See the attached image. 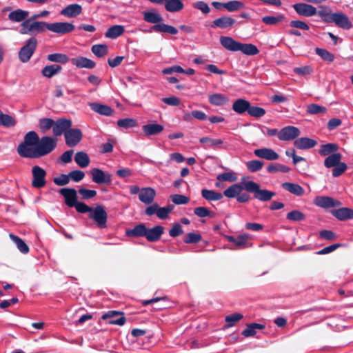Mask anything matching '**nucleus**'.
Returning <instances> with one entry per match:
<instances>
[{
	"mask_svg": "<svg viewBox=\"0 0 353 353\" xmlns=\"http://www.w3.org/2000/svg\"><path fill=\"white\" fill-rule=\"evenodd\" d=\"M57 145L56 137L44 136L40 138L35 131H29L17 146V152L23 158L39 159L51 153Z\"/></svg>",
	"mask_w": 353,
	"mask_h": 353,
	"instance_id": "1",
	"label": "nucleus"
},
{
	"mask_svg": "<svg viewBox=\"0 0 353 353\" xmlns=\"http://www.w3.org/2000/svg\"><path fill=\"white\" fill-rule=\"evenodd\" d=\"M318 16L325 23L334 22L338 27L343 29L349 30L352 27V23L347 16L342 12L331 13L330 10L323 7L318 11Z\"/></svg>",
	"mask_w": 353,
	"mask_h": 353,
	"instance_id": "2",
	"label": "nucleus"
},
{
	"mask_svg": "<svg viewBox=\"0 0 353 353\" xmlns=\"http://www.w3.org/2000/svg\"><path fill=\"white\" fill-rule=\"evenodd\" d=\"M246 191L254 194V198L261 201H268L275 196V192L268 190H261L260 185L252 181L246 182Z\"/></svg>",
	"mask_w": 353,
	"mask_h": 353,
	"instance_id": "3",
	"label": "nucleus"
},
{
	"mask_svg": "<svg viewBox=\"0 0 353 353\" xmlns=\"http://www.w3.org/2000/svg\"><path fill=\"white\" fill-rule=\"evenodd\" d=\"M48 23L45 21H24L21 24L19 32L22 34H36L48 30Z\"/></svg>",
	"mask_w": 353,
	"mask_h": 353,
	"instance_id": "4",
	"label": "nucleus"
},
{
	"mask_svg": "<svg viewBox=\"0 0 353 353\" xmlns=\"http://www.w3.org/2000/svg\"><path fill=\"white\" fill-rule=\"evenodd\" d=\"M37 39L32 37L28 39L18 53L19 59L22 63H27L34 53L37 47Z\"/></svg>",
	"mask_w": 353,
	"mask_h": 353,
	"instance_id": "5",
	"label": "nucleus"
},
{
	"mask_svg": "<svg viewBox=\"0 0 353 353\" xmlns=\"http://www.w3.org/2000/svg\"><path fill=\"white\" fill-rule=\"evenodd\" d=\"M89 218L94 221L99 228H107L108 214L103 205H98L92 208Z\"/></svg>",
	"mask_w": 353,
	"mask_h": 353,
	"instance_id": "6",
	"label": "nucleus"
},
{
	"mask_svg": "<svg viewBox=\"0 0 353 353\" xmlns=\"http://www.w3.org/2000/svg\"><path fill=\"white\" fill-rule=\"evenodd\" d=\"M32 186L35 188H41L44 187L46 184V170L39 167V165H34L32 168Z\"/></svg>",
	"mask_w": 353,
	"mask_h": 353,
	"instance_id": "7",
	"label": "nucleus"
},
{
	"mask_svg": "<svg viewBox=\"0 0 353 353\" xmlns=\"http://www.w3.org/2000/svg\"><path fill=\"white\" fill-rule=\"evenodd\" d=\"M103 320H108L110 325H123L126 321V318L123 312L117 310H109L101 316Z\"/></svg>",
	"mask_w": 353,
	"mask_h": 353,
	"instance_id": "8",
	"label": "nucleus"
},
{
	"mask_svg": "<svg viewBox=\"0 0 353 353\" xmlns=\"http://www.w3.org/2000/svg\"><path fill=\"white\" fill-rule=\"evenodd\" d=\"M90 174L92 181L99 185H109L112 181V175L103 172L99 168H92L90 170Z\"/></svg>",
	"mask_w": 353,
	"mask_h": 353,
	"instance_id": "9",
	"label": "nucleus"
},
{
	"mask_svg": "<svg viewBox=\"0 0 353 353\" xmlns=\"http://www.w3.org/2000/svg\"><path fill=\"white\" fill-rule=\"evenodd\" d=\"M75 26L68 22H54L48 23V30L59 34H65L72 32Z\"/></svg>",
	"mask_w": 353,
	"mask_h": 353,
	"instance_id": "10",
	"label": "nucleus"
},
{
	"mask_svg": "<svg viewBox=\"0 0 353 353\" xmlns=\"http://www.w3.org/2000/svg\"><path fill=\"white\" fill-rule=\"evenodd\" d=\"M300 130L292 125H288L283 128L279 131V139L281 141H288L296 139L300 135Z\"/></svg>",
	"mask_w": 353,
	"mask_h": 353,
	"instance_id": "11",
	"label": "nucleus"
},
{
	"mask_svg": "<svg viewBox=\"0 0 353 353\" xmlns=\"http://www.w3.org/2000/svg\"><path fill=\"white\" fill-rule=\"evenodd\" d=\"M65 143L69 147L76 146L82 139V132L78 128H70L65 133Z\"/></svg>",
	"mask_w": 353,
	"mask_h": 353,
	"instance_id": "12",
	"label": "nucleus"
},
{
	"mask_svg": "<svg viewBox=\"0 0 353 353\" xmlns=\"http://www.w3.org/2000/svg\"><path fill=\"white\" fill-rule=\"evenodd\" d=\"M59 192L64 197L65 203L70 208H73L77 202V192L74 188H64L59 190Z\"/></svg>",
	"mask_w": 353,
	"mask_h": 353,
	"instance_id": "13",
	"label": "nucleus"
},
{
	"mask_svg": "<svg viewBox=\"0 0 353 353\" xmlns=\"http://www.w3.org/2000/svg\"><path fill=\"white\" fill-rule=\"evenodd\" d=\"M314 203L319 207L327 209L341 205V202L332 197L327 196H316L314 199Z\"/></svg>",
	"mask_w": 353,
	"mask_h": 353,
	"instance_id": "14",
	"label": "nucleus"
},
{
	"mask_svg": "<svg viewBox=\"0 0 353 353\" xmlns=\"http://www.w3.org/2000/svg\"><path fill=\"white\" fill-rule=\"evenodd\" d=\"M72 121L68 119L62 118L57 119L54 121L53 126V134L55 137L61 136L62 134L65 133L72 126Z\"/></svg>",
	"mask_w": 353,
	"mask_h": 353,
	"instance_id": "15",
	"label": "nucleus"
},
{
	"mask_svg": "<svg viewBox=\"0 0 353 353\" xmlns=\"http://www.w3.org/2000/svg\"><path fill=\"white\" fill-rule=\"evenodd\" d=\"M292 7L296 12L301 16L312 17L318 14L316 8L310 4L299 3L294 4Z\"/></svg>",
	"mask_w": 353,
	"mask_h": 353,
	"instance_id": "16",
	"label": "nucleus"
},
{
	"mask_svg": "<svg viewBox=\"0 0 353 353\" xmlns=\"http://www.w3.org/2000/svg\"><path fill=\"white\" fill-rule=\"evenodd\" d=\"M236 20L228 16H223L216 19L212 21L211 26L212 28H219L222 29H230L233 27Z\"/></svg>",
	"mask_w": 353,
	"mask_h": 353,
	"instance_id": "17",
	"label": "nucleus"
},
{
	"mask_svg": "<svg viewBox=\"0 0 353 353\" xmlns=\"http://www.w3.org/2000/svg\"><path fill=\"white\" fill-rule=\"evenodd\" d=\"M246 182L243 183H234L230 185L229 188H228L226 190H224L223 193V196L232 199V198H236L237 199L238 195L239 193H241L243 190L246 191Z\"/></svg>",
	"mask_w": 353,
	"mask_h": 353,
	"instance_id": "18",
	"label": "nucleus"
},
{
	"mask_svg": "<svg viewBox=\"0 0 353 353\" xmlns=\"http://www.w3.org/2000/svg\"><path fill=\"white\" fill-rule=\"evenodd\" d=\"M201 143L204 144L205 148L219 150L224 148L223 141L221 139H213L210 137H203L199 139Z\"/></svg>",
	"mask_w": 353,
	"mask_h": 353,
	"instance_id": "19",
	"label": "nucleus"
},
{
	"mask_svg": "<svg viewBox=\"0 0 353 353\" xmlns=\"http://www.w3.org/2000/svg\"><path fill=\"white\" fill-rule=\"evenodd\" d=\"M70 61L73 65L78 68L92 69L96 66L94 61L81 56L72 58Z\"/></svg>",
	"mask_w": 353,
	"mask_h": 353,
	"instance_id": "20",
	"label": "nucleus"
},
{
	"mask_svg": "<svg viewBox=\"0 0 353 353\" xmlns=\"http://www.w3.org/2000/svg\"><path fill=\"white\" fill-rule=\"evenodd\" d=\"M317 141L308 137L297 138L294 141V145L299 150H308L315 147Z\"/></svg>",
	"mask_w": 353,
	"mask_h": 353,
	"instance_id": "21",
	"label": "nucleus"
},
{
	"mask_svg": "<svg viewBox=\"0 0 353 353\" xmlns=\"http://www.w3.org/2000/svg\"><path fill=\"white\" fill-rule=\"evenodd\" d=\"M164 233V228L161 225H156L152 228L146 230L145 239L149 242L158 241Z\"/></svg>",
	"mask_w": 353,
	"mask_h": 353,
	"instance_id": "22",
	"label": "nucleus"
},
{
	"mask_svg": "<svg viewBox=\"0 0 353 353\" xmlns=\"http://www.w3.org/2000/svg\"><path fill=\"white\" fill-rule=\"evenodd\" d=\"M254 154L259 158L269 161L276 160L279 157V155L274 150L267 148L256 149L254 151Z\"/></svg>",
	"mask_w": 353,
	"mask_h": 353,
	"instance_id": "23",
	"label": "nucleus"
},
{
	"mask_svg": "<svg viewBox=\"0 0 353 353\" xmlns=\"http://www.w3.org/2000/svg\"><path fill=\"white\" fill-rule=\"evenodd\" d=\"M225 239L239 248H247L250 235L248 234H240L236 236H226Z\"/></svg>",
	"mask_w": 353,
	"mask_h": 353,
	"instance_id": "24",
	"label": "nucleus"
},
{
	"mask_svg": "<svg viewBox=\"0 0 353 353\" xmlns=\"http://www.w3.org/2000/svg\"><path fill=\"white\" fill-rule=\"evenodd\" d=\"M241 42L236 41L233 38L227 36L220 37V43L226 50L232 52L239 51Z\"/></svg>",
	"mask_w": 353,
	"mask_h": 353,
	"instance_id": "25",
	"label": "nucleus"
},
{
	"mask_svg": "<svg viewBox=\"0 0 353 353\" xmlns=\"http://www.w3.org/2000/svg\"><path fill=\"white\" fill-rule=\"evenodd\" d=\"M163 129V125L157 123H148L142 126L143 132L146 137L159 134Z\"/></svg>",
	"mask_w": 353,
	"mask_h": 353,
	"instance_id": "26",
	"label": "nucleus"
},
{
	"mask_svg": "<svg viewBox=\"0 0 353 353\" xmlns=\"http://www.w3.org/2000/svg\"><path fill=\"white\" fill-rule=\"evenodd\" d=\"M331 214L339 221H346L353 218V210L349 208L332 210Z\"/></svg>",
	"mask_w": 353,
	"mask_h": 353,
	"instance_id": "27",
	"label": "nucleus"
},
{
	"mask_svg": "<svg viewBox=\"0 0 353 353\" xmlns=\"http://www.w3.org/2000/svg\"><path fill=\"white\" fill-rule=\"evenodd\" d=\"M82 12V7L77 3L70 4L62 9L60 14L67 17H76Z\"/></svg>",
	"mask_w": 353,
	"mask_h": 353,
	"instance_id": "28",
	"label": "nucleus"
},
{
	"mask_svg": "<svg viewBox=\"0 0 353 353\" xmlns=\"http://www.w3.org/2000/svg\"><path fill=\"white\" fill-rule=\"evenodd\" d=\"M29 15V12L21 9H17L12 11L8 14V19L14 23H23L26 20Z\"/></svg>",
	"mask_w": 353,
	"mask_h": 353,
	"instance_id": "29",
	"label": "nucleus"
},
{
	"mask_svg": "<svg viewBox=\"0 0 353 353\" xmlns=\"http://www.w3.org/2000/svg\"><path fill=\"white\" fill-rule=\"evenodd\" d=\"M147 228L144 223H139L132 229H128L125 234L128 237H145Z\"/></svg>",
	"mask_w": 353,
	"mask_h": 353,
	"instance_id": "30",
	"label": "nucleus"
},
{
	"mask_svg": "<svg viewBox=\"0 0 353 353\" xmlns=\"http://www.w3.org/2000/svg\"><path fill=\"white\" fill-rule=\"evenodd\" d=\"M250 102L243 99H238L232 104V110L239 114H243L248 112Z\"/></svg>",
	"mask_w": 353,
	"mask_h": 353,
	"instance_id": "31",
	"label": "nucleus"
},
{
	"mask_svg": "<svg viewBox=\"0 0 353 353\" xmlns=\"http://www.w3.org/2000/svg\"><path fill=\"white\" fill-rule=\"evenodd\" d=\"M155 196V191L152 188H144L140 191L139 199V200L145 203L150 204L152 203Z\"/></svg>",
	"mask_w": 353,
	"mask_h": 353,
	"instance_id": "32",
	"label": "nucleus"
},
{
	"mask_svg": "<svg viewBox=\"0 0 353 353\" xmlns=\"http://www.w3.org/2000/svg\"><path fill=\"white\" fill-rule=\"evenodd\" d=\"M90 107L92 110L104 116H110L114 112L111 107L97 102L90 103Z\"/></svg>",
	"mask_w": 353,
	"mask_h": 353,
	"instance_id": "33",
	"label": "nucleus"
},
{
	"mask_svg": "<svg viewBox=\"0 0 353 353\" xmlns=\"http://www.w3.org/2000/svg\"><path fill=\"white\" fill-rule=\"evenodd\" d=\"M183 0H165V9L170 12H176L183 9Z\"/></svg>",
	"mask_w": 353,
	"mask_h": 353,
	"instance_id": "34",
	"label": "nucleus"
},
{
	"mask_svg": "<svg viewBox=\"0 0 353 353\" xmlns=\"http://www.w3.org/2000/svg\"><path fill=\"white\" fill-rule=\"evenodd\" d=\"M143 19L145 21L150 23H154V25L161 23L163 20L162 16L154 10L144 12Z\"/></svg>",
	"mask_w": 353,
	"mask_h": 353,
	"instance_id": "35",
	"label": "nucleus"
},
{
	"mask_svg": "<svg viewBox=\"0 0 353 353\" xmlns=\"http://www.w3.org/2000/svg\"><path fill=\"white\" fill-rule=\"evenodd\" d=\"M152 30L157 32H165L170 34H176L178 33V30L170 25H168L165 23H160L155 24L152 27Z\"/></svg>",
	"mask_w": 353,
	"mask_h": 353,
	"instance_id": "36",
	"label": "nucleus"
},
{
	"mask_svg": "<svg viewBox=\"0 0 353 353\" xmlns=\"http://www.w3.org/2000/svg\"><path fill=\"white\" fill-rule=\"evenodd\" d=\"M62 70V67L58 64H53L45 66L42 70L41 74L43 77L51 78L54 75L59 74Z\"/></svg>",
	"mask_w": 353,
	"mask_h": 353,
	"instance_id": "37",
	"label": "nucleus"
},
{
	"mask_svg": "<svg viewBox=\"0 0 353 353\" xmlns=\"http://www.w3.org/2000/svg\"><path fill=\"white\" fill-rule=\"evenodd\" d=\"M209 102L215 106L223 105L229 102V99L221 93H215L209 96Z\"/></svg>",
	"mask_w": 353,
	"mask_h": 353,
	"instance_id": "38",
	"label": "nucleus"
},
{
	"mask_svg": "<svg viewBox=\"0 0 353 353\" xmlns=\"http://www.w3.org/2000/svg\"><path fill=\"white\" fill-rule=\"evenodd\" d=\"M281 186L283 189L294 195L302 196L304 194V189L299 184L284 182Z\"/></svg>",
	"mask_w": 353,
	"mask_h": 353,
	"instance_id": "39",
	"label": "nucleus"
},
{
	"mask_svg": "<svg viewBox=\"0 0 353 353\" xmlns=\"http://www.w3.org/2000/svg\"><path fill=\"white\" fill-rule=\"evenodd\" d=\"M339 146L337 144L334 143H330L327 144H323L320 146L319 150V154L321 156H329L334 153H336V152L338 150Z\"/></svg>",
	"mask_w": 353,
	"mask_h": 353,
	"instance_id": "40",
	"label": "nucleus"
},
{
	"mask_svg": "<svg viewBox=\"0 0 353 353\" xmlns=\"http://www.w3.org/2000/svg\"><path fill=\"white\" fill-rule=\"evenodd\" d=\"M125 29L123 26L114 25L110 27L105 33V36L110 39H116L123 34Z\"/></svg>",
	"mask_w": 353,
	"mask_h": 353,
	"instance_id": "41",
	"label": "nucleus"
},
{
	"mask_svg": "<svg viewBox=\"0 0 353 353\" xmlns=\"http://www.w3.org/2000/svg\"><path fill=\"white\" fill-rule=\"evenodd\" d=\"M239 51L248 56H253L259 53V50L252 43H240Z\"/></svg>",
	"mask_w": 353,
	"mask_h": 353,
	"instance_id": "42",
	"label": "nucleus"
},
{
	"mask_svg": "<svg viewBox=\"0 0 353 353\" xmlns=\"http://www.w3.org/2000/svg\"><path fill=\"white\" fill-rule=\"evenodd\" d=\"M76 163L81 168H86L89 165L90 159L87 153L81 151L76 153L74 156Z\"/></svg>",
	"mask_w": 353,
	"mask_h": 353,
	"instance_id": "43",
	"label": "nucleus"
},
{
	"mask_svg": "<svg viewBox=\"0 0 353 353\" xmlns=\"http://www.w3.org/2000/svg\"><path fill=\"white\" fill-rule=\"evenodd\" d=\"M342 155L340 153H334L327 157L324 160V165L327 168H334L341 162Z\"/></svg>",
	"mask_w": 353,
	"mask_h": 353,
	"instance_id": "44",
	"label": "nucleus"
},
{
	"mask_svg": "<svg viewBox=\"0 0 353 353\" xmlns=\"http://www.w3.org/2000/svg\"><path fill=\"white\" fill-rule=\"evenodd\" d=\"M9 236L14 242L17 248L21 253L28 254L29 252V247L22 239L13 234H10Z\"/></svg>",
	"mask_w": 353,
	"mask_h": 353,
	"instance_id": "45",
	"label": "nucleus"
},
{
	"mask_svg": "<svg viewBox=\"0 0 353 353\" xmlns=\"http://www.w3.org/2000/svg\"><path fill=\"white\" fill-rule=\"evenodd\" d=\"M47 59L49 61L65 64L70 61V58L63 53H53L47 56Z\"/></svg>",
	"mask_w": 353,
	"mask_h": 353,
	"instance_id": "46",
	"label": "nucleus"
},
{
	"mask_svg": "<svg viewBox=\"0 0 353 353\" xmlns=\"http://www.w3.org/2000/svg\"><path fill=\"white\" fill-rule=\"evenodd\" d=\"M201 196L207 201H219L223 198V194L207 189L201 190Z\"/></svg>",
	"mask_w": 353,
	"mask_h": 353,
	"instance_id": "47",
	"label": "nucleus"
},
{
	"mask_svg": "<svg viewBox=\"0 0 353 353\" xmlns=\"http://www.w3.org/2000/svg\"><path fill=\"white\" fill-rule=\"evenodd\" d=\"M16 123V120L12 116L3 113L0 110V125L10 128L14 126Z\"/></svg>",
	"mask_w": 353,
	"mask_h": 353,
	"instance_id": "48",
	"label": "nucleus"
},
{
	"mask_svg": "<svg viewBox=\"0 0 353 353\" xmlns=\"http://www.w3.org/2000/svg\"><path fill=\"white\" fill-rule=\"evenodd\" d=\"M267 171L270 173H275L277 172L287 173L290 171V168L281 163H271L267 168Z\"/></svg>",
	"mask_w": 353,
	"mask_h": 353,
	"instance_id": "49",
	"label": "nucleus"
},
{
	"mask_svg": "<svg viewBox=\"0 0 353 353\" xmlns=\"http://www.w3.org/2000/svg\"><path fill=\"white\" fill-rule=\"evenodd\" d=\"M92 52L98 57H103L108 52V46L105 44H96L92 46Z\"/></svg>",
	"mask_w": 353,
	"mask_h": 353,
	"instance_id": "50",
	"label": "nucleus"
},
{
	"mask_svg": "<svg viewBox=\"0 0 353 353\" xmlns=\"http://www.w3.org/2000/svg\"><path fill=\"white\" fill-rule=\"evenodd\" d=\"M54 125V121L50 118H41L39 121V128L43 133L46 132L50 128L53 129Z\"/></svg>",
	"mask_w": 353,
	"mask_h": 353,
	"instance_id": "51",
	"label": "nucleus"
},
{
	"mask_svg": "<svg viewBox=\"0 0 353 353\" xmlns=\"http://www.w3.org/2000/svg\"><path fill=\"white\" fill-rule=\"evenodd\" d=\"M223 7L229 12H234L242 9L244 7V4L239 1L232 0L224 3Z\"/></svg>",
	"mask_w": 353,
	"mask_h": 353,
	"instance_id": "52",
	"label": "nucleus"
},
{
	"mask_svg": "<svg viewBox=\"0 0 353 353\" xmlns=\"http://www.w3.org/2000/svg\"><path fill=\"white\" fill-rule=\"evenodd\" d=\"M266 113V111L264 108L252 105L251 103L250 105V108L248 110V114L252 117L255 118H261L263 117Z\"/></svg>",
	"mask_w": 353,
	"mask_h": 353,
	"instance_id": "53",
	"label": "nucleus"
},
{
	"mask_svg": "<svg viewBox=\"0 0 353 353\" xmlns=\"http://www.w3.org/2000/svg\"><path fill=\"white\" fill-rule=\"evenodd\" d=\"M286 219L291 221H301L305 219V215L302 212L295 210L288 212Z\"/></svg>",
	"mask_w": 353,
	"mask_h": 353,
	"instance_id": "54",
	"label": "nucleus"
},
{
	"mask_svg": "<svg viewBox=\"0 0 353 353\" xmlns=\"http://www.w3.org/2000/svg\"><path fill=\"white\" fill-rule=\"evenodd\" d=\"M243 316L240 313H234L230 315H228L225 318V321L227 324L225 325V327H230L234 325V324L239 321L241 320Z\"/></svg>",
	"mask_w": 353,
	"mask_h": 353,
	"instance_id": "55",
	"label": "nucleus"
},
{
	"mask_svg": "<svg viewBox=\"0 0 353 353\" xmlns=\"http://www.w3.org/2000/svg\"><path fill=\"white\" fill-rule=\"evenodd\" d=\"M315 52L320 56L321 59L328 62H332L334 60V55L326 49L316 48Z\"/></svg>",
	"mask_w": 353,
	"mask_h": 353,
	"instance_id": "56",
	"label": "nucleus"
},
{
	"mask_svg": "<svg viewBox=\"0 0 353 353\" xmlns=\"http://www.w3.org/2000/svg\"><path fill=\"white\" fill-rule=\"evenodd\" d=\"M117 124L119 127L125 129L134 128L137 125V122L132 118H125L117 121Z\"/></svg>",
	"mask_w": 353,
	"mask_h": 353,
	"instance_id": "57",
	"label": "nucleus"
},
{
	"mask_svg": "<svg viewBox=\"0 0 353 353\" xmlns=\"http://www.w3.org/2000/svg\"><path fill=\"white\" fill-rule=\"evenodd\" d=\"M202 236L199 233L189 232L186 234L183 241L188 244H196L200 242Z\"/></svg>",
	"mask_w": 353,
	"mask_h": 353,
	"instance_id": "58",
	"label": "nucleus"
},
{
	"mask_svg": "<svg viewBox=\"0 0 353 353\" xmlns=\"http://www.w3.org/2000/svg\"><path fill=\"white\" fill-rule=\"evenodd\" d=\"M327 109L325 107L315 103L308 105L306 110L307 113L310 114L325 113Z\"/></svg>",
	"mask_w": 353,
	"mask_h": 353,
	"instance_id": "59",
	"label": "nucleus"
},
{
	"mask_svg": "<svg viewBox=\"0 0 353 353\" xmlns=\"http://www.w3.org/2000/svg\"><path fill=\"white\" fill-rule=\"evenodd\" d=\"M263 162L259 160H252L246 162V167L251 172H255L262 169Z\"/></svg>",
	"mask_w": 353,
	"mask_h": 353,
	"instance_id": "60",
	"label": "nucleus"
},
{
	"mask_svg": "<svg viewBox=\"0 0 353 353\" xmlns=\"http://www.w3.org/2000/svg\"><path fill=\"white\" fill-rule=\"evenodd\" d=\"M285 19L283 14L274 16H265L262 18V21L268 25H274L279 22L282 21Z\"/></svg>",
	"mask_w": 353,
	"mask_h": 353,
	"instance_id": "61",
	"label": "nucleus"
},
{
	"mask_svg": "<svg viewBox=\"0 0 353 353\" xmlns=\"http://www.w3.org/2000/svg\"><path fill=\"white\" fill-rule=\"evenodd\" d=\"M170 198L175 205H184L190 201V198L183 194H173Z\"/></svg>",
	"mask_w": 353,
	"mask_h": 353,
	"instance_id": "62",
	"label": "nucleus"
},
{
	"mask_svg": "<svg viewBox=\"0 0 353 353\" xmlns=\"http://www.w3.org/2000/svg\"><path fill=\"white\" fill-rule=\"evenodd\" d=\"M347 168V165L344 162L341 161L332 168V176L334 177H338L341 176L345 172Z\"/></svg>",
	"mask_w": 353,
	"mask_h": 353,
	"instance_id": "63",
	"label": "nucleus"
},
{
	"mask_svg": "<svg viewBox=\"0 0 353 353\" xmlns=\"http://www.w3.org/2000/svg\"><path fill=\"white\" fill-rule=\"evenodd\" d=\"M216 179L221 181L234 182L237 180V176L233 172H224L219 174Z\"/></svg>",
	"mask_w": 353,
	"mask_h": 353,
	"instance_id": "64",
	"label": "nucleus"
}]
</instances>
